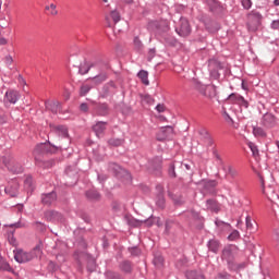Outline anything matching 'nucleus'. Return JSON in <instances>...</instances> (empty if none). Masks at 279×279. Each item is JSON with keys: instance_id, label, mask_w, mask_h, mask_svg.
<instances>
[{"instance_id": "1", "label": "nucleus", "mask_w": 279, "mask_h": 279, "mask_svg": "<svg viewBox=\"0 0 279 279\" xmlns=\"http://www.w3.org/2000/svg\"><path fill=\"white\" fill-rule=\"evenodd\" d=\"M43 256V248L40 246H35L31 252H25L21 248L14 251V259L16 263H29L34 258H40Z\"/></svg>"}, {"instance_id": "2", "label": "nucleus", "mask_w": 279, "mask_h": 279, "mask_svg": "<svg viewBox=\"0 0 279 279\" xmlns=\"http://www.w3.org/2000/svg\"><path fill=\"white\" fill-rule=\"evenodd\" d=\"M195 90L201 93L203 97H207V99H215V97H217V87H215L214 85H204L202 83H196Z\"/></svg>"}, {"instance_id": "3", "label": "nucleus", "mask_w": 279, "mask_h": 279, "mask_svg": "<svg viewBox=\"0 0 279 279\" xmlns=\"http://www.w3.org/2000/svg\"><path fill=\"white\" fill-rule=\"evenodd\" d=\"M148 29L157 32V34H165V32H169V22L167 20L149 22Z\"/></svg>"}, {"instance_id": "4", "label": "nucleus", "mask_w": 279, "mask_h": 279, "mask_svg": "<svg viewBox=\"0 0 279 279\" xmlns=\"http://www.w3.org/2000/svg\"><path fill=\"white\" fill-rule=\"evenodd\" d=\"M263 20V15L260 13L253 11L248 15V29L250 32H256L258 26L260 25V21Z\"/></svg>"}, {"instance_id": "5", "label": "nucleus", "mask_w": 279, "mask_h": 279, "mask_svg": "<svg viewBox=\"0 0 279 279\" xmlns=\"http://www.w3.org/2000/svg\"><path fill=\"white\" fill-rule=\"evenodd\" d=\"M109 171L113 173L117 178L124 179V180H130L131 175L128 170L121 168V166L117 163H110L109 165Z\"/></svg>"}, {"instance_id": "6", "label": "nucleus", "mask_w": 279, "mask_h": 279, "mask_svg": "<svg viewBox=\"0 0 279 279\" xmlns=\"http://www.w3.org/2000/svg\"><path fill=\"white\" fill-rule=\"evenodd\" d=\"M177 33L179 36H189L191 34V25L189 24V20L182 17L179 22V27H177Z\"/></svg>"}, {"instance_id": "7", "label": "nucleus", "mask_w": 279, "mask_h": 279, "mask_svg": "<svg viewBox=\"0 0 279 279\" xmlns=\"http://www.w3.org/2000/svg\"><path fill=\"white\" fill-rule=\"evenodd\" d=\"M234 254H236V246H226L222 251V260H227V263H232V260H234Z\"/></svg>"}, {"instance_id": "8", "label": "nucleus", "mask_w": 279, "mask_h": 279, "mask_svg": "<svg viewBox=\"0 0 279 279\" xmlns=\"http://www.w3.org/2000/svg\"><path fill=\"white\" fill-rule=\"evenodd\" d=\"M171 134H173V128L171 126L160 128L157 133V141H167V138H169Z\"/></svg>"}, {"instance_id": "9", "label": "nucleus", "mask_w": 279, "mask_h": 279, "mask_svg": "<svg viewBox=\"0 0 279 279\" xmlns=\"http://www.w3.org/2000/svg\"><path fill=\"white\" fill-rule=\"evenodd\" d=\"M228 101H230L231 104H238V106H243L244 108H247L248 106L247 100H245V98H243V96L239 94L229 95Z\"/></svg>"}, {"instance_id": "10", "label": "nucleus", "mask_w": 279, "mask_h": 279, "mask_svg": "<svg viewBox=\"0 0 279 279\" xmlns=\"http://www.w3.org/2000/svg\"><path fill=\"white\" fill-rule=\"evenodd\" d=\"M4 165L12 173H23V166L14 159L9 160L8 162L4 161Z\"/></svg>"}, {"instance_id": "11", "label": "nucleus", "mask_w": 279, "mask_h": 279, "mask_svg": "<svg viewBox=\"0 0 279 279\" xmlns=\"http://www.w3.org/2000/svg\"><path fill=\"white\" fill-rule=\"evenodd\" d=\"M198 134L203 140V143L207 145V147H213V144H214L213 137L210 136V133H208L206 129H201L198 131Z\"/></svg>"}, {"instance_id": "12", "label": "nucleus", "mask_w": 279, "mask_h": 279, "mask_svg": "<svg viewBox=\"0 0 279 279\" xmlns=\"http://www.w3.org/2000/svg\"><path fill=\"white\" fill-rule=\"evenodd\" d=\"M7 195L10 197H16V193H19V182L12 181L9 185L4 189Z\"/></svg>"}, {"instance_id": "13", "label": "nucleus", "mask_w": 279, "mask_h": 279, "mask_svg": "<svg viewBox=\"0 0 279 279\" xmlns=\"http://www.w3.org/2000/svg\"><path fill=\"white\" fill-rule=\"evenodd\" d=\"M56 199H58V195H56V192L44 194L41 196V202L43 204H46V206H51V204H53Z\"/></svg>"}, {"instance_id": "14", "label": "nucleus", "mask_w": 279, "mask_h": 279, "mask_svg": "<svg viewBox=\"0 0 279 279\" xmlns=\"http://www.w3.org/2000/svg\"><path fill=\"white\" fill-rule=\"evenodd\" d=\"M263 125H265V128H274V125H276V117L271 113L264 114Z\"/></svg>"}, {"instance_id": "15", "label": "nucleus", "mask_w": 279, "mask_h": 279, "mask_svg": "<svg viewBox=\"0 0 279 279\" xmlns=\"http://www.w3.org/2000/svg\"><path fill=\"white\" fill-rule=\"evenodd\" d=\"M83 258H86L87 260V269L88 271H95V269H97V264L95 263V258L86 255V254H82L80 256V260H82Z\"/></svg>"}, {"instance_id": "16", "label": "nucleus", "mask_w": 279, "mask_h": 279, "mask_svg": "<svg viewBox=\"0 0 279 279\" xmlns=\"http://www.w3.org/2000/svg\"><path fill=\"white\" fill-rule=\"evenodd\" d=\"M94 132L96 136H101L104 132H106V123L105 122H98L94 125Z\"/></svg>"}, {"instance_id": "17", "label": "nucleus", "mask_w": 279, "mask_h": 279, "mask_svg": "<svg viewBox=\"0 0 279 279\" xmlns=\"http://www.w3.org/2000/svg\"><path fill=\"white\" fill-rule=\"evenodd\" d=\"M169 195L177 206H182V204H184V197L181 194L169 193Z\"/></svg>"}, {"instance_id": "18", "label": "nucleus", "mask_w": 279, "mask_h": 279, "mask_svg": "<svg viewBox=\"0 0 279 279\" xmlns=\"http://www.w3.org/2000/svg\"><path fill=\"white\" fill-rule=\"evenodd\" d=\"M138 77L140 80H142V83L145 84V86H149V73H147V71L142 70L138 72Z\"/></svg>"}, {"instance_id": "19", "label": "nucleus", "mask_w": 279, "mask_h": 279, "mask_svg": "<svg viewBox=\"0 0 279 279\" xmlns=\"http://www.w3.org/2000/svg\"><path fill=\"white\" fill-rule=\"evenodd\" d=\"M186 278H187V279H206V278L204 277V274L197 272V271H195V270H190V271H187V272H186Z\"/></svg>"}, {"instance_id": "20", "label": "nucleus", "mask_w": 279, "mask_h": 279, "mask_svg": "<svg viewBox=\"0 0 279 279\" xmlns=\"http://www.w3.org/2000/svg\"><path fill=\"white\" fill-rule=\"evenodd\" d=\"M88 71H90V64L88 62H83L81 63L80 68H78V75H86V73H88Z\"/></svg>"}, {"instance_id": "21", "label": "nucleus", "mask_w": 279, "mask_h": 279, "mask_svg": "<svg viewBox=\"0 0 279 279\" xmlns=\"http://www.w3.org/2000/svg\"><path fill=\"white\" fill-rule=\"evenodd\" d=\"M86 197L90 199L92 202H97L101 197L95 190H89L86 192Z\"/></svg>"}, {"instance_id": "22", "label": "nucleus", "mask_w": 279, "mask_h": 279, "mask_svg": "<svg viewBox=\"0 0 279 279\" xmlns=\"http://www.w3.org/2000/svg\"><path fill=\"white\" fill-rule=\"evenodd\" d=\"M5 97L10 104H14L19 100V92H7Z\"/></svg>"}, {"instance_id": "23", "label": "nucleus", "mask_w": 279, "mask_h": 279, "mask_svg": "<svg viewBox=\"0 0 279 279\" xmlns=\"http://www.w3.org/2000/svg\"><path fill=\"white\" fill-rule=\"evenodd\" d=\"M45 10L49 12L50 16H58V7L53 3L45 7Z\"/></svg>"}, {"instance_id": "24", "label": "nucleus", "mask_w": 279, "mask_h": 279, "mask_svg": "<svg viewBox=\"0 0 279 279\" xmlns=\"http://www.w3.org/2000/svg\"><path fill=\"white\" fill-rule=\"evenodd\" d=\"M208 247H209L210 252H214V254H217V252H219V241L210 240L208 242Z\"/></svg>"}, {"instance_id": "25", "label": "nucleus", "mask_w": 279, "mask_h": 279, "mask_svg": "<svg viewBox=\"0 0 279 279\" xmlns=\"http://www.w3.org/2000/svg\"><path fill=\"white\" fill-rule=\"evenodd\" d=\"M207 208H209V210H213L214 213H219V205L214 199L207 201Z\"/></svg>"}, {"instance_id": "26", "label": "nucleus", "mask_w": 279, "mask_h": 279, "mask_svg": "<svg viewBox=\"0 0 279 279\" xmlns=\"http://www.w3.org/2000/svg\"><path fill=\"white\" fill-rule=\"evenodd\" d=\"M108 78V76H106V74H99L98 76H95L92 80L93 84H101L102 82H106V80Z\"/></svg>"}, {"instance_id": "27", "label": "nucleus", "mask_w": 279, "mask_h": 279, "mask_svg": "<svg viewBox=\"0 0 279 279\" xmlns=\"http://www.w3.org/2000/svg\"><path fill=\"white\" fill-rule=\"evenodd\" d=\"M0 269L2 271H14V269H12V266H10V264L3 259L0 260Z\"/></svg>"}, {"instance_id": "28", "label": "nucleus", "mask_w": 279, "mask_h": 279, "mask_svg": "<svg viewBox=\"0 0 279 279\" xmlns=\"http://www.w3.org/2000/svg\"><path fill=\"white\" fill-rule=\"evenodd\" d=\"M253 134L254 136H267V134L265 133V130H263V128L260 126H254L253 128Z\"/></svg>"}, {"instance_id": "29", "label": "nucleus", "mask_w": 279, "mask_h": 279, "mask_svg": "<svg viewBox=\"0 0 279 279\" xmlns=\"http://www.w3.org/2000/svg\"><path fill=\"white\" fill-rule=\"evenodd\" d=\"M110 19H112L114 25H117V23L121 21V14L119 13V11H111Z\"/></svg>"}, {"instance_id": "30", "label": "nucleus", "mask_w": 279, "mask_h": 279, "mask_svg": "<svg viewBox=\"0 0 279 279\" xmlns=\"http://www.w3.org/2000/svg\"><path fill=\"white\" fill-rule=\"evenodd\" d=\"M46 109L51 110V112H58V104H56L53 101H47Z\"/></svg>"}, {"instance_id": "31", "label": "nucleus", "mask_w": 279, "mask_h": 279, "mask_svg": "<svg viewBox=\"0 0 279 279\" xmlns=\"http://www.w3.org/2000/svg\"><path fill=\"white\" fill-rule=\"evenodd\" d=\"M120 268L122 271H125L126 274H129V271H132V264H130V262H123L120 265Z\"/></svg>"}, {"instance_id": "32", "label": "nucleus", "mask_w": 279, "mask_h": 279, "mask_svg": "<svg viewBox=\"0 0 279 279\" xmlns=\"http://www.w3.org/2000/svg\"><path fill=\"white\" fill-rule=\"evenodd\" d=\"M227 175H230L231 178H236V175H239V172L232 166H228Z\"/></svg>"}, {"instance_id": "33", "label": "nucleus", "mask_w": 279, "mask_h": 279, "mask_svg": "<svg viewBox=\"0 0 279 279\" xmlns=\"http://www.w3.org/2000/svg\"><path fill=\"white\" fill-rule=\"evenodd\" d=\"M47 149H49L48 144H40L35 148V154H40V151H46Z\"/></svg>"}, {"instance_id": "34", "label": "nucleus", "mask_w": 279, "mask_h": 279, "mask_svg": "<svg viewBox=\"0 0 279 279\" xmlns=\"http://www.w3.org/2000/svg\"><path fill=\"white\" fill-rule=\"evenodd\" d=\"M245 223H246V230H254V223H252V218L250 216L246 217L245 219Z\"/></svg>"}, {"instance_id": "35", "label": "nucleus", "mask_w": 279, "mask_h": 279, "mask_svg": "<svg viewBox=\"0 0 279 279\" xmlns=\"http://www.w3.org/2000/svg\"><path fill=\"white\" fill-rule=\"evenodd\" d=\"M248 147L253 154V156H258V147L254 145V143L250 142Z\"/></svg>"}, {"instance_id": "36", "label": "nucleus", "mask_w": 279, "mask_h": 279, "mask_svg": "<svg viewBox=\"0 0 279 279\" xmlns=\"http://www.w3.org/2000/svg\"><path fill=\"white\" fill-rule=\"evenodd\" d=\"M122 144H123V140L117 138V140L109 141V145H112L113 147H120V145H122Z\"/></svg>"}, {"instance_id": "37", "label": "nucleus", "mask_w": 279, "mask_h": 279, "mask_svg": "<svg viewBox=\"0 0 279 279\" xmlns=\"http://www.w3.org/2000/svg\"><path fill=\"white\" fill-rule=\"evenodd\" d=\"M239 236H241V234L239 233V231L234 230L232 231V233L228 236L229 241H235V239H239Z\"/></svg>"}, {"instance_id": "38", "label": "nucleus", "mask_w": 279, "mask_h": 279, "mask_svg": "<svg viewBox=\"0 0 279 279\" xmlns=\"http://www.w3.org/2000/svg\"><path fill=\"white\" fill-rule=\"evenodd\" d=\"M168 173H169L170 178H177V175H175V165H173V163L170 165Z\"/></svg>"}, {"instance_id": "39", "label": "nucleus", "mask_w": 279, "mask_h": 279, "mask_svg": "<svg viewBox=\"0 0 279 279\" xmlns=\"http://www.w3.org/2000/svg\"><path fill=\"white\" fill-rule=\"evenodd\" d=\"M154 263L157 267H160L162 263H165V258H162V256H157L155 257Z\"/></svg>"}, {"instance_id": "40", "label": "nucleus", "mask_w": 279, "mask_h": 279, "mask_svg": "<svg viewBox=\"0 0 279 279\" xmlns=\"http://www.w3.org/2000/svg\"><path fill=\"white\" fill-rule=\"evenodd\" d=\"M89 92H90V86H88V85H83V86L81 87V95H82V96L86 95V94L89 93Z\"/></svg>"}, {"instance_id": "41", "label": "nucleus", "mask_w": 279, "mask_h": 279, "mask_svg": "<svg viewBox=\"0 0 279 279\" xmlns=\"http://www.w3.org/2000/svg\"><path fill=\"white\" fill-rule=\"evenodd\" d=\"M242 5L245 10H250L252 8V0H242Z\"/></svg>"}, {"instance_id": "42", "label": "nucleus", "mask_w": 279, "mask_h": 279, "mask_svg": "<svg viewBox=\"0 0 279 279\" xmlns=\"http://www.w3.org/2000/svg\"><path fill=\"white\" fill-rule=\"evenodd\" d=\"M59 131H60L61 136H69V129H66L64 126H60Z\"/></svg>"}, {"instance_id": "43", "label": "nucleus", "mask_w": 279, "mask_h": 279, "mask_svg": "<svg viewBox=\"0 0 279 279\" xmlns=\"http://www.w3.org/2000/svg\"><path fill=\"white\" fill-rule=\"evenodd\" d=\"M134 45L137 49H141V47H143V43L141 41V39H138V37H135Z\"/></svg>"}, {"instance_id": "44", "label": "nucleus", "mask_w": 279, "mask_h": 279, "mask_svg": "<svg viewBox=\"0 0 279 279\" xmlns=\"http://www.w3.org/2000/svg\"><path fill=\"white\" fill-rule=\"evenodd\" d=\"M156 110L157 112H165V110H167V107L165 105H157L156 106Z\"/></svg>"}, {"instance_id": "45", "label": "nucleus", "mask_w": 279, "mask_h": 279, "mask_svg": "<svg viewBox=\"0 0 279 279\" xmlns=\"http://www.w3.org/2000/svg\"><path fill=\"white\" fill-rule=\"evenodd\" d=\"M100 110H102L100 111V114H108V105H101Z\"/></svg>"}, {"instance_id": "46", "label": "nucleus", "mask_w": 279, "mask_h": 279, "mask_svg": "<svg viewBox=\"0 0 279 279\" xmlns=\"http://www.w3.org/2000/svg\"><path fill=\"white\" fill-rule=\"evenodd\" d=\"M80 109L82 110V112H88V105L83 102L81 106H80Z\"/></svg>"}, {"instance_id": "47", "label": "nucleus", "mask_w": 279, "mask_h": 279, "mask_svg": "<svg viewBox=\"0 0 279 279\" xmlns=\"http://www.w3.org/2000/svg\"><path fill=\"white\" fill-rule=\"evenodd\" d=\"M9 243L11 244V245H16V239L14 238V235H9Z\"/></svg>"}, {"instance_id": "48", "label": "nucleus", "mask_w": 279, "mask_h": 279, "mask_svg": "<svg viewBox=\"0 0 279 279\" xmlns=\"http://www.w3.org/2000/svg\"><path fill=\"white\" fill-rule=\"evenodd\" d=\"M171 228H173V222L167 221L166 222V232H169V230H171Z\"/></svg>"}, {"instance_id": "49", "label": "nucleus", "mask_w": 279, "mask_h": 279, "mask_svg": "<svg viewBox=\"0 0 279 279\" xmlns=\"http://www.w3.org/2000/svg\"><path fill=\"white\" fill-rule=\"evenodd\" d=\"M144 101H146L147 104H154V98H151V96H145Z\"/></svg>"}, {"instance_id": "50", "label": "nucleus", "mask_w": 279, "mask_h": 279, "mask_svg": "<svg viewBox=\"0 0 279 279\" xmlns=\"http://www.w3.org/2000/svg\"><path fill=\"white\" fill-rule=\"evenodd\" d=\"M271 27H272V29H279V21H274L271 23Z\"/></svg>"}, {"instance_id": "51", "label": "nucleus", "mask_w": 279, "mask_h": 279, "mask_svg": "<svg viewBox=\"0 0 279 279\" xmlns=\"http://www.w3.org/2000/svg\"><path fill=\"white\" fill-rule=\"evenodd\" d=\"M262 181V186H263V194L267 195V192H265V180L263 178H260Z\"/></svg>"}, {"instance_id": "52", "label": "nucleus", "mask_w": 279, "mask_h": 279, "mask_svg": "<svg viewBox=\"0 0 279 279\" xmlns=\"http://www.w3.org/2000/svg\"><path fill=\"white\" fill-rule=\"evenodd\" d=\"M216 279H228V275L219 274Z\"/></svg>"}, {"instance_id": "53", "label": "nucleus", "mask_w": 279, "mask_h": 279, "mask_svg": "<svg viewBox=\"0 0 279 279\" xmlns=\"http://www.w3.org/2000/svg\"><path fill=\"white\" fill-rule=\"evenodd\" d=\"M211 77L217 80L219 77V72H217V71L211 72Z\"/></svg>"}, {"instance_id": "54", "label": "nucleus", "mask_w": 279, "mask_h": 279, "mask_svg": "<svg viewBox=\"0 0 279 279\" xmlns=\"http://www.w3.org/2000/svg\"><path fill=\"white\" fill-rule=\"evenodd\" d=\"M0 45H8V39H5L4 37H1Z\"/></svg>"}, {"instance_id": "55", "label": "nucleus", "mask_w": 279, "mask_h": 279, "mask_svg": "<svg viewBox=\"0 0 279 279\" xmlns=\"http://www.w3.org/2000/svg\"><path fill=\"white\" fill-rule=\"evenodd\" d=\"M132 254H135V256H138L141 254V251L138 248H133Z\"/></svg>"}, {"instance_id": "56", "label": "nucleus", "mask_w": 279, "mask_h": 279, "mask_svg": "<svg viewBox=\"0 0 279 279\" xmlns=\"http://www.w3.org/2000/svg\"><path fill=\"white\" fill-rule=\"evenodd\" d=\"M7 64H12V57H5Z\"/></svg>"}, {"instance_id": "57", "label": "nucleus", "mask_w": 279, "mask_h": 279, "mask_svg": "<svg viewBox=\"0 0 279 279\" xmlns=\"http://www.w3.org/2000/svg\"><path fill=\"white\" fill-rule=\"evenodd\" d=\"M242 88L243 90H247V85H245V81H242Z\"/></svg>"}, {"instance_id": "58", "label": "nucleus", "mask_w": 279, "mask_h": 279, "mask_svg": "<svg viewBox=\"0 0 279 279\" xmlns=\"http://www.w3.org/2000/svg\"><path fill=\"white\" fill-rule=\"evenodd\" d=\"M216 64L215 60L209 61V68L213 69V65Z\"/></svg>"}, {"instance_id": "59", "label": "nucleus", "mask_w": 279, "mask_h": 279, "mask_svg": "<svg viewBox=\"0 0 279 279\" xmlns=\"http://www.w3.org/2000/svg\"><path fill=\"white\" fill-rule=\"evenodd\" d=\"M26 184L29 186L32 184V179H27Z\"/></svg>"}, {"instance_id": "60", "label": "nucleus", "mask_w": 279, "mask_h": 279, "mask_svg": "<svg viewBox=\"0 0 279 279\" xmlns=\"http://www.w3.org/2000/svg\"><path fill=\"white\" fill-rule=\"evenodd\" d=\"M274 4H275V5H279V0H275V1H274Z\"/></svg>"}, {"instance_id": "61", "label": "nucleus", "mask_w": 279, "mask_h": 279, "mask_svg": "<svg viewBox=\"0 0 279 279\" xmlns=\"http://www.w3.org/2000/svg\"><path fill=\"white\" fill-rule=\"evenodd\" d=\"M124 3H132V0H122Z\"/></svg>"}, {"instance_id": "62", "label": "nucleus", "mask_w": 279, "mask_h": 279, "mask_svg": "<svg viewBox=\"0 0 279 279\" xmlns=\"http://www.w3.org/2000/svg\"><path fill=\"white\" fill-rule=\"evenodd\" d=\"M135 226H141V222L136 221V225Z\"/></svg>"}, {"instance_id": "63", "label": "nucleus", "mask_w": 279, "mask_h": 279, "mask_svg": "<svg viewBox=\"0 0 279 279\" xmlns=\"http://www.w3.org/2000/svg\"><path fill=\"white\" fill-rule=\"evenodd\" d=\"M108 27H112V24H108Z\"/></svg>"}, {"instance_id": "64", "label": "nucleus", "mask_w": 279, "mask_h": 279, "mask_svg": "<svg viewBox=\"0 0 279 279\" xmlns=\"http://www.w3.org/2000/svg\"><path fill=\"white\" fill-rule=\"evenodd\" d=\"M242 267H245V264H242Z\"/></svg>"}]
</instances>
